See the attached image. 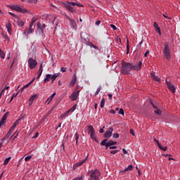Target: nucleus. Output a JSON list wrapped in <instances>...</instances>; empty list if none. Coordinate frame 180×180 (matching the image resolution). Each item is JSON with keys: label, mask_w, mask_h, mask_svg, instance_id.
Masks as SVG:
<instances>
[{"label": "nucleus", "mask_w": 180, "mask_h": 180, "mask_svg": "<svg viewBox=\"0 0 180 180\" xmlns=\"http://www.w3.org/2000/svg\"><path fill=\"white\" fill-rule=\"evenodd\" d=\"M130 71H133L132 64L131 63L122 62L121 68V74L123 75H129Z\"/></svg>", "instance_id": "f257e3e1"}, {"label": "nucleus", "mask_w": 180, "mask_h": 180, "mask_svg": "<svg viewBox=\"0 0 180 180\" xmlns=\"http://www.w3.org/2000/svg\"><path fill=\"white\" fill-rule=\"evenodd\" d=\"M62 5L65 6V8L69 11V12H71V13H74L75 12V10L74 9V6H79L82 7V4H79V3L77 2H63L62 3Z\"/></svg>", "instance_id": "f03ea898"}, {"label": "nucleus", "mask_w": 180, "mask_h": 180, "mask_svg": "<svg viewBox=\"0 0 180 180\" xmlns=\"http://www.w3.org/2000/svg\"><path fill=\"white\" fill-rule=\"evenodd\" d=\"M87 174L90 175L89 180H99V176H101V172L96 169L95 170L89 171Z\"/></svg>", "instance_id": "7ed1b4c3"}, {"label": "nucleus", "mask_w": 180, "mask_h": 180, "mask_svg": "<svg viewBox=\"0 0 180 180\" xmlns=\"http://www.w3.org/2000/svg\"><path fill=\"white\" fill-rule=\"evenodd\" d=\"M163 53L166 60L171 58V53L169 51V42L165 43V49H163Z\"/></svg>", "instance_id": "20e7f679"}, {"label": "nucleus", "mask_w": 180, "mask_h": 180, "mask_svg": "<svg viewBox=\"0 0 180 180\" xmlns=\"http://www.w3.org/2000/svg\"><path fill=\"white\" fill-rule=\"evenodd\" d=\"M10 8L13 11H16V12H20V13H27V12H29V11L24 8L23 6L19 5H11Z\"/></svg>", "instance_id": "39448f33"}, {"label": "nucleus", "mask_w": 180, "mask_h": 180, "mask_svg": "<svg viewBox=\"0 0 180 180\" xmlns=\"http://www.w3.org/2000/svg\"><path fill=\"white\" fill-rule=\"evenodd\" d=\"M37 29L39 34H43L44 33V29H46V24H41V22H38L37 23Z\"/></svg>", "instance_id": "423d86ee"}, {"label": "nucleus", "mask_w": 180, "mask_h": 180, "mask_svg": "<svg viewBox=\"0 0 180 180\" xmlns=\"http://www.w3.org/2000/svg\"><path fill=\"white\" fill-rule=\"evenodd\" d=\"M28 64L30 65V70H34V68H36V65H37V60L30 58L28 59Z\"/></svg>", "instance_id": "0eeeda50"}, {"label": "nucleus", "mask_w": 180, "mask_h": 180, "mask_svg": "<svg viewBox=\"0 0 180 180\" xmlns=\"http://www.w3.org/2000/svg\"><path fill=\"white\" fill-rule=\"evenodd\" d=\"M78 96H79V91L77 89H76L70 96V98L71 99V101H77Z\"/></svg>", "instance_id": "6e6552de"}, {"label": "nucleus", "mask_w": 180, "mask_h": 180, "mask_svg": "<svg viewBox=\"0 0 180 180\" xmlns=\"http://www.w3.org/2000/svg\"><path fill=\"white\" fill-rule=\"evenodd\" d=\"M166 85L167 86V88L169 89L172 94H175V85L172 84L169 82H168V80H166Z\"/></svg>", "instance_id": "1a4fd4ad"}, {"label": "nucleus", "mask_w": 180, "mask_h": 180, "mask_svg": "<svg viewBox=\"0 0 180 180\" xmlns=\"http://www.w3.org/2000/svg\"><path fill=\"white\" fill-rule=\"evenodd\" d=\"M23 119H25L24 117H21L20 118L18 119V120L13 123V124L11 126V129H9L10 131H11L12 133H13V130H15V128L16 127V126H18V124H19V122H20V120H23Z\"/></svg>", "instance_id": "9d476101"}, {"label": "nucleus", "mask_w": 180, "mask_h": 180, "mask_svg": "<svg viewBox=\"0 0 180 180\" xmlns=\"http://www.w3.org/2000/svg\"><path fill=\"white\" fill-rule=\"evenodd\" d=\"M143 65V63L139 61L137 65H132V71H140L141 70V66Z\"/></svg>", "instance_id": "9b49d317"}, {"label": "nucleus", "mask_w": 180, "mask_h": 180, "mask_svg": "<svg viewBox=\"0 0 180 180\" xmlns=\"http://www.w3.org/2000/svg\"><path fill=\"white\" fill-rule=\"evenodd\" d=\"M113 133V128H110L105 133L103 134L105 139H109L112 137V134Z\"/></svg>", "instance_id": "f8f14e48"}, {"label": "nucleus", "mask_w": 180, "mask_h": 180, "mask_svg": "<svg viewBox=\"0 0 180 180\" xmlns=\"http://www.w3.org/2000/svg\"><path fill=\"white\" fill-rule=\"evenodd\" d=\"M131 169H133V165H130L124 169V170H121L120 172V175H124V174H126V172H127V171H131Z\"/></svg>", "instance_id": "ddd939ff"}, {"label": "nucleus", "mask_w": 180, "mask_h": 180, "mask_svg": "<svg viewBox=\"0 0 180 180\" xmlns=\"http://www.w3.org/2000/svg\"><path fill=\"white\" fill-rule=\"evenodd\" d=\"M77 84V75H74L73 77L69 84V86H74Z\"/></svg>", "instance_id": "4468645a"}, {"label": "nucleus", "mask_w": 180, "mask_h": 180, "mask_svg": "<svg viewBox=\"0 0 180 180\" xmlns=\"http://www.w3.org/2000/svg\"><path fill=\"white\" fill-rule=\"evenodd\" d=\"M46 20L49 23H54V22L56 21V17L53 15H47Z\"/></svg>", "instance_id": "2eb2a0df"}, {"label": "nucleus", "mask_w": 180, "mask_h": 180, "mask_svg": "<svg viewBox=\"0 0 180 180\" xmlns=\"http://www.w3.org/2000/svg\"><path fill=\"white\" fill-rule=\"evenodd\" d=\"M8 118V114L7 113H5L1 120H0V125H4L5 124V122H6V119Z\"/></svg>", "instance_id": "dca6fc26"}, {"label": "nucleus", "mask_w": 180, "mask_h": 180, "mask_svg": "<svg viewBox=\"0 0 180 180\" xmlns=\"http://www.w3.org/2000/svg\"><path fill=\"white\" fill-rule=\"evenodd\" d=\"M41 74H43V63H41L39 69L38 70V76H37V79L41 77Z\"/></svg>", "instance_id": "f3484780"}, {"label": "nucleus", "mask_w": 180, "mask_h": 180, "mask_svg": "<svg viewBox=\"0 0 180 180\" xmlns=\"http://www.w3.org/2000/svg\"><path fill=\"white\" fill-rule=\"evenodd\" d=\"M150 77L152 79H153V81H156L157 82H160L161 81V79H160V77H158V76H155L154 73H151Z\"/></svg>", "instance_id": "a211bd4d"}, {"label": "nucleus", "mask_w": 180, "mask_h": 180, "mask_svg": "<svg viewBox=\"0 0 180 180\" xmlns=\"http://www.w3.org/2000/svg\"><path fill=\"white\" fill-rule=\"evenodd\" d=\"M34 27H36L35 25L32 26L30 25V29L29 30L26 29L25 32H27V34H30V33H33V30H34Z\"/></svg>", "instance_id": "6ab92c4d"}, {"label": "nucleus", "mask_w": 180, "mask_h": 180, "mask_svg": "<svg viewBox=\"0 0 180 180\" xmlns=\"http://www.w3.org/2000/svg\"><path fill=\"white\" fill-rule=\"evenodd\" d=\"M6 27L9 34H11V32H12V25H11V22H8V23L6 25Z\"/></svg>", "instance_id": "aec40b11"}, {"label": "nucleus", "mask_w": 180, "mask_h": 180, "mask_svg": "<svg viewBox=\"0 0 180 180\" xmlns=\"http://www.w3.org/2000/svg\"><path fill=\"white\" fill-rule=\"evenodd\" d=\"M11 134H12V131L9 130L8 132L6 134V136L1 139V141H5V140H8V139H9V136H11Z\"/></svg>", "instance_id": "412c9836"}, {"label": "nucleus", "mask_w": 180, "mask_h": 180, "mask_svg": "<svg viewBox=\"0 0 180 180\" xmlns=\"http://www.w3.org/2000/svg\"><path fill=\"white\" fill-rule=\"evenodd\" d=\"M60 76V73H56L53 75L51 76V84L56 81V79L58 78Z\"/></svg>", "instance_id": "4be33fe9"}, {"label": "nucleus", "mask_w": 180, "mask_h": 180, "mask_svg": "<svg viewBox=\"0 0 180 180\" xmlns=\"http://www.w3.org/2000/svg\"><path fill=\"white\" fill-rule=\"evenodd\" d=\"M90 137L91 139H92V140H94V141L98 143V139H96V134H95V132H91L90 134Z\"/></svg>", "instance_id": "5701e85b"}, {"label": "nucleus", "mask_w": 180, "mask_h": 180, "mask_svg": "<svg viewBox=\"0 0 180 180\" xmlns=\"http://www.w3.org/2000/svg\"><path fill=\"white\" fill-rule=\"evenodd\" d=\"M115 144H117V142L113 141L112 140H110V141L107 143V148H108V147H110V146H115Z\"/></svg>", "instance_id": "b1692460"}, {"label": "nucleus", "mask_w": 180, "mask_h": 180, "mask_svg": "<svg viewBox=\"0 0 180 180\" xmlns=\"http://www.w3.org/2000/svg\"><path fill=\"white\" fill-rule=\"evenodd\" d=\"M51 79V75L48 74L46 75V78L44 79V84H46V82H49Z\"/></svg>", "instance_id": "393cba45"}, {"label": "nucleus", "mask_w": 180, "mask_h": 180, "mask_svg": "<svg viewBox=\"0 0 180 180\" xmlns=\"http://www.w3.org/2000/svg\"><path fill=\"white\" fill-rule=\"evenodd\" d=\"M70 23L71 27H72V29H75V27L77 26V22H75V20L72 19L70 20Z\"/></svg>", "instance_id": "a878e982"}, {"label": "nucleus", "mask_w": 180, "mask_h": 180, "mask_svg": "<svg viewBox=\"0 0 180 180\" xmlns=\"http://www.w3.org/2000/svg\"><path fill=\"white\" fill-rule=\"evenodd\" d=\"M88 130H89V133H90V134H91V133L95 132V129H94V126H92V125L88 126Z\"/></svg>", "instance_id": "bb28decb"}, {"label": "nucleus", "mask_w": 180, "mask_h": 180, "mask_svg": "<svg viewBox=\"0 0 180 180\" xmlns=\"http://www.w3.org/2000/svg\"><path fill=\"white\" fill-rule=\"evenodd\" d=\"M101 146H105V147H108V138L101 142ZM106 150H108V148H106Z\"/></svg>", "instance_id": "cd10ccee"}, {"label": "nucleus", "mask_w": 180, "mask_h": 180, "mask_svg": "<svg viewBox=\"0 0 180 180\" xmlns=\"http://www.w3.org/2000/svg\"><path fill=\"white\" fill-rule=\"evenodd\" d=\"M36 98H37V94H34L33 96H32L30 99H29V101L31 103H33V101H34V99H36Z\"/></svg>", "instance_id": "c85d7f7f"}, {"label": "nucleus", "mask_w": 180, "mask_h": 180, "mask_svg": "<svg viewBox=\"0 0 180 180\" xmlns=\"http://www.w3.org/2000/svg\"><path fill=\"white\" fill-rule=\"evenodd\" d=\"M86 161V158H84V159H83L82 160V162H78V163H76V167H81V165H82V164H84L85 162Z\"/></svg>", "instance_id": "c756f323"}, {"label": "nucleus", "mask_w": 180, "mask_h": 180, "mask_svg": "<svg viewBox=\"0 0 180 180\" xmlns=\"http://www.w3.org/2000/svg\"><path fill=\"white\" fill-rule=\"evenodd\" d=\"M56 96V93H53L48 99H47V102H49V103H50V102H51V101H53V98Z\"/></svg>", "instance_id": "7c9ffc66"}, {"label": "nucleus", "mask_w": 180, "mask_h": 180, "mask_svg": "<svg viewBox=\"0 0 180 180\" xmlns=\"http://www.w3.org/2000/svg\"><path fill=\"white\" fill-rule=\"evenodd\" d=\"M0 57L2 60L5 59V53H4V51L0 49Z\"/></svg>", "instance_id": "2f4dec72"}, {"label": "nucleus", "mask_w": 180, "mask_h": 180, "mask_svg": "<svg viewBox=\"0 0 180 180\" xmlns=\"http://www.w3.org/2000/svg\"><path fill=\"white\" fill-rule=\"evenodd\" d=\"M11 158H12L11 157H8L6 160H4V165H8V163L9 162V161H11Z\"/></svg>", "instance_id": "473e14b6"}, {"label": "nucleus", "mask_w": 180, "mask_h": 180, "mask_svg": "<svg viewBox=\"0 0 180 180\" xmlns=\"http://www.w3.org/2000/svg\"><path fill=\"white\" fill-rule=\"evenodd\" d=\"M17 24H18V26H21V27L25 26V22H23V21H22L20 20H18L17 21Z\"/></svg>", "instance_id": "72a5a7b5"}, {"label": "nucleus", "mask_w": 180, "mask_h": 180, "mask_svg": "<svg viewBox=\"0 0 180 180\" xmlns=\"http://www.w3.org/2000/svg\"><path fill=\"white\" fill-rule=\"evenodd\" d=\"M36 20H37V18H32V20L30 25H31V27L34 26V22H36Z\"/></svg>", "instance_id": "f704fd0d"}, {"label": "nucleus", "mask_w": 180, "mask_h": 180, "mask_svg": "<svg viewBox=\"0 0 180 180\" xmlns=\"http://www.w3.org/2000/svg\"><path fill=\"white\" fill-rule=\"evenodd\" d=\"M127 54H129L130 51V46L129 45V40L127 41Z\"/></svg>", "instance_id": "c9c22d12"}, {"label": "nucleus", "mask_w": 180, "mask_h": 180, "mask_svg": "<svg viewBox=\"0 0 180 180\" xmlns=\"http://www.w3.org/2000/svg\"><path fill=\"white\" fill-rule=\"evenodd\" d=\"M100 106H101V108H104V106H105V98H103L101 99V102Z\"/></svg>", "instance_id": "e433bc0d"}, {"label": "nucleus", "mask_w": 180, "mask_h": 180, "mask_svg": "<svg viewBox=\"0 0 180 180\" xmlns=\"http://www.w3.org/2000/svg\"><path fill=\"white\" fill-rule=\"evenodd\" d=\"M84 178H85V176L82 175V176L75 178L72 180H84Z\"/></svg>", "instance_id": "4c0bfd02"}, {"label": "nucleus", "mask_w": 180, "mask_h": 180, "mask_svg": "<svg viewBox=\"0 0 180 180\" xmlns=\"http://www.w3.org/2000/svg\"><path fill=\"white\" fill-rule=\"evenodd\" d=\"M77 109V107L75 105L72 106L68 111V113H70V112H74Z\"/></svg>", "instance_id": "58836bf2"}, {"label": "nucleus", "mask_w": 180, "mask_h": 180, "mask_svg": "<svg viewBox=\"0 0 180 180\" xmlns=\"http://www.w3.org/2000/svg\"><path fill=\"white\" fill-rule=\"evenodd\" d=\"M75 136L76 143L77 144L78 139H79V136L78 135V133H77V132L75 133Z\"/></svg>", "instance_id": "ea45409f"}, {"label": "nucleus", "mask_w": 180, "mask_h": 180, "mask_svg": "<svg viewBox=\"0 0 180 180\" xmlns=\"http://www.w3.org/2000/svg\"><path fill=\"white\" fill-rule=\"evenodd\" d=\"M159 148H160V150H162V151H167V146L163 147L161 145H159Z\"/></svg>", "instance_id": "a19ab883"}, {"label": "nucleus", "mask_w": 180, "mask_h": 180, "mask_svg": "<svg viewBox=\"0 0 180 180\" xmlns=\"http://www.w3.org/2000/svg\"><path fill=\"white\" fill-rule=\"evenodd\" d=\"M102 89V87L99 86L98 89H97V91H96L95 93V96L98 95L99 94V92H101Z\"/></svg>", "instance_id": "79ce46f5"}, {"label": "nucleus", "mask_w": 180, "mask_h": 180, "mask_svg": "<svg viewBox=\"0 0 180 180\" xmlns=\"http://www.w3.org/2000/svg\"><path fill=\"white\" fill-rule=\"evenodd\" d=\"M118 113L119 115H124V110H123V108H120Z\"/></svg>", "instance_id": "37998d69"}, {"label": "nucleus", "mask_w": 180, "mask_h": 180, "mask_svg": "<svg viewBox=\"0 0 180 180\" xmlns=\"http://www.w3.org/2000/svg\"><path fill=\"white\" fill-rule=\"evenodd\" d=\"M113 139H119V134L117 133H115L112 134Z\"/></svg>", "instance_id": "c03bdc74"}, {"label": "nucleus", "mask_w": 180, "mask_h": 180, "mask_svg": "<svg viewBox=\"0 0 180 180\" xmlns=\"http://www.w3.org/2000/svg\"><path fill=\"white\" fill-rule=\"evenodd\" d=\"M15 96H18V93L17 94H14L13 96H12V97H11V100H10V101H9V103H11V102H12V101H13V98L15 97Z\"/></svg>", "instance_id": "a18cd8bd"}, {"label": "nucleus", "mask_w": 180, "mask_h": 180, "mask_svg": "<svg viewBox=\"0 0 180 180\" xmlns=\"http://www.w3.org/2000/svg\"><path fill=\"white\" fill-rule=\"evenodd\" d=\"M30 160H32V155L27 156L25 158V161H30Z\"/></svg>", "instance_id": "49530a36"}, {"label": "nucleus", "mask_w": 180, "mask_h": 180, "mask_svg": "<svg viewBox=\"0 0 180 180\" xmlns=\"http://www.w3.org/2000/svg\"><path fill=\"white\" fill-rule=\"evenodd\" d=\"M155 113L156 115H161V111L160 109H157L156 110H155Z\"/></svg>", "instance_id": "de8ad7c7"}, {"label": "nucleus", "mask_w": 180, "mask_h": 180, "mask_svg": "<svg viewBox=\"0 0 180 180\" xmlns=\"http://www.w3.org/2000/svg\"><path fill=\"white\" fill-rule=\"evenodd\" d=\"M62 72H65L67 71V68L63 67L60 68Z\"/></svg>", "instance_id": "09e8293b"}, {"label": "nucleus", "mask_w": 180, "mask_h": 180, "mask_svg": "<svg viewBox=\"0 0 180 180\" xmlns=\"http://www.w3.org/2000/svg\"><path fill=\"white\" fill-rule=\"evenodd\" d=\"M65 116H68V112H67L65 114L62 115L60 116V119H63V118L65 117Z\"/></svg>", "instance_id": "8fccbe9b"}, {"label": "nucleus", "mask_w": 180, "mask_h": 180, "mask_svg": "<svg viewBox=\"0 0 180 180\" xmlns=\"http://www.w3.org/2000/svg\"><path fill=\"white\" fill-rule=\"evenodd\" d=\"M110 27H112L114 30H117V27L113 24L110 25Z\"/></svg>", "instance_id": "3c124183"}, {"label": "nucleus", "mask_w": 180, "mask_h": 180, "mask_svg": "<svg viewBox=\"0 0 180 180\" xmlns=\"http://www.w3.org/2000/svg\"><path fill=\"white\" fill-rule=\"evenodd\" d=\"M154 142L156 143V144H158V147L161 145V143H160V141H158V140L157 139H154Z\"/></svg>", "instance_id": "603ef678"}, {"label": "nucleus", "mask_w": 180, "mask_h": 180, "mask_svg": "<svg viewBox=\"0 0 180 180\" xmlns=\"http://www.w3.org/2000/svg\"><path fill=\"white\" fill-rule=\"evenodd\" d=\"M156 32H158L159 34H161V30L160 29V27L156 28Z\"/></svg>", "instance_id": "864d4df0"}, {"label": "nucleus", "mask_w": 180, "mask_h": 180, "mask_svg": "<svg viewBox=\"0 0 180 180\" xmlns=\"http://www.w3.org/2000/svg\"><path fill=\"white\" fill-rule=\"evenodd\" d=\"M13 136H14V138H13V139H16V137H18V133H16V132L14 133V134L11 136V137H13Z\"/></svg>", "instance_id": "5fc2aeb1"}, {"label": "nucleus", "mask_w": 180, "mask_h": 180, "mask_svg": "<svg viewBox=\"0 0 180 180\" xmlns=\"http://www.w3.org/2000/svg\"><path fill=\"white\" fill-rule=\"evenodd\" d=\"M39 137V132H37L35 135L33 136V139H37Z\"/></svg>", "instance_id": "6e6d98bb"}, {"label": "nucleus", "mask_w": 180, "mask_h": 180, "mask_svg": "<svg viewBox=\"0 0 180 180\" xmlns=\"http://www.w3.org/2000/svg\"><path fill=\"white\" fill-rule=\"evenodd\" d=\"M29 86H30V84L28 83V84H25L23 87L25 89H26V88H29Z\"/></svg>", "instance_id": "4d7b16f0"}, {"label": "nucleus", "mask_w": 180, "mask_h": 180, "mask_svg": "<svg viewBox=\"0 0 180 180\" xmlns=\"http://www.w3.org/2000/svg\"><path fill=\"white\" fill-rule=\"evenodd\" d=\"M153 26H154V27L156 29L157 27H158V24L156 22H155L153 23Z\"/></svg>", "instance_id": "13d9d810"}, {"label": "nucleus", "mask_w": 180, "mask_h": 180, "mask_svg": "<svg viewBox=\"0 0 180 180\" xmlns=\"http://www.w3.org/2000/svg\"><path fill=\"white\" fill-rule=\"evenodd\" d=\"M110 154H117V150H111Z\"/></svg>", "instance_id": "bf43d9fd"}, {"label": "nucleus", "mask_w": 180, "mask_h": 180, "mask_svg": "<svg viewBox=\"0 0 180 180\" xmlns=\"http://www.w3.org/2000/svg\"><path fill=\"white\" fill-rule=\"evenodd\" d=\"M150 104L152 105L153 109H158L157 106H155V105H154V103H152V101L150 102Z\"/></svg>", "instance_id": "052dcab7"}, {"label": "nucleus", "mask_w": 180, "mask_h": 180, "mask_svg": "<svg viewBox=\"0 0 180 180\" xmlns=\"http://www.w3.org/2000/svg\"><path fill=\"white\" fill-rule=\"evenodd\" d=\"M96 26H99V25H101V20H97L96 22Z\"/></svg>", "instance_id": "680f3d73"}, {"label": "nucleus", "mask_w": 180, "mask_h": 180, "mask_svg": "<svg viewBox=\"0 0 180 180\" xmlns=\"http://www.w3.org/2000/svg\"><path fill=\"white\" fill-rule=\"evenodd\" d=\"M130 133L132 136H135L134 131L133 129H130Z\"/></svg>", "instance_id": "e2e57ef3"}, {"label": "nucleus", "mask_w": 180, "mask_h": 180, "mask_svg": "<svg viewBox=\"0 0 180 180\" xmlns=\"http://www.w3.org/2000/svg\"><path fill=\"white\" fill-rule=\"evenodd\" d=\"M110 150H115V148H117L116 146H110L109 147Z\"/></svg>", "instance_id": "0e129e2a"}, {"label": "nucleus", "mask_w": 180, "mask_h": 180, "mask_svg": "<svg viewBox=\"0 0 180 180\" xmlns=\"http://www.w3.org/2000/svg\"><path fill=\"white\" fill-rule=\"evenodd\" d=\"M148 54H150V51H146V53L144 54V57H147Z\"/></svg>", "instance_id": "69168bd1"}, {"label": "nucleus", "mask_w": 180, "mask_h": 180, "mask_svg": "<svg viewBox=\"0 0 180 180\" xmlns=\"http://www.w3.org/2000/svg\"><path fill=\"white\" fill-rule=\"evenodd\" d=\"M122 152L124 154H127V150H126L124 148L122 149Z\"/></svg>", "instance_id": "338daca9"}, {"label": "nucleus", "mask_w": 180, "mask_h": 180, "mask_svg": "<svg viewBox=\"0 0 180 180\" xmlns=\"http://www.w3.org/2000/svg\"><path fill=\"white\" fill-rule=\"evenodd\" d=\"M28 2L32 3V2H37V0H27Z\"/></svg>", "instance_id": "774afa93"}]
</instances>
